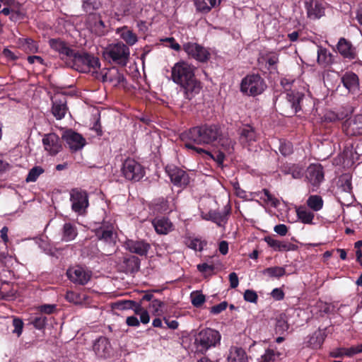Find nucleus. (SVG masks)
I'll list each match as a JSON object with an SVG mask.
<instances>
[{"mask_svg":"<svg viewBox=\"0 0 362 362\" xmlns=\"http://www.w3.org/2000/svg\"><path fill=\"white\" fill-rule=\"evenodd\" d=\"M195 68L185 62L175 64L171 71V78L183 90L185 98L192 99L200 92L201 83L195 76Z\"/></svg>","mask_w":362,"mask_h":362,"instance_id":"obj_1","label":"nucleus"},{"mask_svg":"<svg viewBox=\"0 0 362 362\" xmlns=\"http://www.w3.org/2000/svg\"><path fill=\"white\" fill-rule=\"evenodd\" d=\"M221 136L218 124H203L190 128L182 134V139H187L198 145L212 144Z\"/></svg>","mask_w":362,"mask_h":362,"instance_id":"obj_2","label":"nucleus"},{"mask_svg":"<svg viewBox=\"0 0 362 362\" xmlns=\"http://www.w3.org/2000/svg\"><path fill=\"white\" fill-rule=\"evenodd\" d=\"M66 65L79 72L88 73L100 68L99 59L86 52H74L66 62Z\"/></svg>","mask_w":362,"mask_h":362,"instance_id":"obj_3","label":"nucleus"},{"mask_svg":"<svg viewBox=\"0 0 362 362\" xmlns=\"http://www.w3.org/2000/svg\"><path fill=\"white\" fill-rule=\"evenodd\" d=\"M221 336L220 333L211 328L200 330L194 336V346L196 354L204 355L211 348L220 344Z\"/></svg>","mask_w":362,"mask_h":362,"instance_id":"obj_4","label":"nucleus"},{"mask_svg":"<svg viewBox=\"0 0 362 362\" xmlns=\"http://www.w3.org/2000/svg\"><path fill=\"white\" fill-rule=\"evenodd\" d=\"M281 85L286 90V99L291 107L290 111L286 110L282 114L286 117H291L300 111H303L304 109L303 101L306 99L305 94L296 90H290L291 81L288 78H282L281 80Z\"/></svg>","mask_w":362,"mask_h":362,"instance_id":"obj_5","label":"nucleus"},{"mask_svg":"<svg viewBox=\"0 0 362 362\" xmlns=\"http://www.w3.org/2000/svg\"><path fill=\"white\" fill-rule=\"evenodd\" d=\"M103 54L106 60L125 66L128 62L130 52L129 47L123 42H119L109 45L104 49Z\"/></svg>","mask_w":362,"mask_h":362,"instance_id":"obj_6","label":"nucleus"},{"mask_svg":"<svg viewBox=\"0 0 362 362\" xmlns=\"http://www.w3.org/2000/svg\"><path fill=\"white\" fill-rule=\"evenodd\" d=\"M267 87L264 79L259 74H247L240 83V91L250 96L262 94Z\"/></svg>","mask_w":362,"mask_h":362,"instance_id":"obj_7","label":"nucleus"},{"mask_svg":"<svg viewBox=\"0 0 362 362\" xmlns=\"http://www.w3.org/2000/svg\"><path fill=\"white\" fill-rule=\"evenodd\" d=\"M95 237L109 247L115 246L117 235L115 233L114 223L103 221L98 227L93 230Z\"/></svg>","mask_w":362,"mask_h":362,"instance_id":"obj_8","label":"nucleus"},{"mask_svg":"<svg viewBox=\"0 0 362 362\" xmlns=\"http://www.w3.org/2000/svg\"><path fill=\"white\" fill-rule=\"evenodd\" d=\"M70 201L72 211L79 215L83 214L89 206L88 194L81 188L71 189L70 191Z\"/></svg>","mask_w":362,"mask_h":362,"instance_id":"obj_9","label":"nucleus"},{"mask_svg":"<svg viewBox=\"0 0 362 362\" xmlns=\"http://www.w3.org/2000/svg\"><path fill=\"white\" fill-rule=\"evenodd\" d=\"M122 173L128 180L138 182L145 175L144 167L134 159L127 158L122 164Z\"/></svg>","mask_w":362,"mask_h":362,"instance_id":"obj_10","label":"nucleus"},{"mask_svg":"<svg viewBox=\"0 0 362 362\" xmlns=\"http://www.w3.org/2000/svg\"><path fill=\"white\" fill-rule=\"evenodd\" d=\"M165 172L175 186L185 187L189 184V176L184 170L173 165H168L165 168Z\"/></svg>","mask_w":362,"mask_h":362,"instance_id":"obj_11","label":"nucleus"},{"mask_svg":"<svg viewBox=\"0 0 362 362\" xmlns=\"http://www.w3.org/2000/svg\"><path fill=\"white\" fill-rule=\"evenodd\" d=\"M231 212L230 206H226L223 211L210 210L208 212L202 211L201 217L205 221H211L215 223L218 227H225L228 223Z\"/></svg>","mask_w":362,"mask_h":362,"instance_id":"obj_12","label":"nucleus"},{"mask_svg":"<svg viewBox=\"0 0 362 362\" xmlns=\"http://www.w3.org/2000/svg\"><path fill=\"white\" fill-rule=\"evenodd\" d=\"M182 49L188 56L199 62H206L211 56L210 52L205 47L195 42L185 43Z\"/></svg>","mask_w":362,"mask_h":362,"instance_id":"obj_13","label":"nucleus"},{"mask_svg":"<svg viewBox=\"0 0 362 362\" xmlns=\"http://www.w3.org/2000/svg\"><path fill=\"white\" fill-rule=\"evenodd\" d=\"M51 112L57 120L63 119L69 108L67 107V98L64 93H55L52 98Z\"/></svg>","mask_w":362,"mask_h":362,"instance_id":"obj_14","label":"nucleus"},{"mask_svg":"<svg viewBox=\"0 0 362 362\" xmlns=\"http://www.w3.org/2000/svg\"><path fill=\"white\" fill-rule=\"evenodd\" d=\"M69 280L75 284L86 285L91 279V272L86 271L83 267L76 265L69 268L66 272Z\"/></svg>","mask_w":362,"mask_h":362,"instance_id":"obj_15","label":"nucleus"},{"mask_svg":"<svg viewBox=\"0 0 362 362\" xmlns=\"http://www.w3.org/2000/svg\"><path fill=\"white\" fill-rule=\"evenodd\" d=\"M239 142L244 148L250 147L257 141L258 134L255 128L250 124H243L238 129Z\"/></svg>","mask_w":362,"mask_h":362,"instance_id":"obj_16","label":"nucleus"},{"mask_svg":"<svg viewBox=\"0 0 362 362\" xmlns=\"http://www.w3.org/2000/svg\"><path fill=\"white\" fill-rule=\"evenodd\" d=\"M123 246L129 252L140 257H146L151 249V245L144 240L127 239Z\"/></svg>","mask_w":362,"mask_h":362,"instance_id":"obj_17","label":"nucleus"},{"mask_svg":"<svg viewBox=\"0 0 362 362\" xmlns=\"http://www.w3.org/2000/svg\"><path fill=\"white\" fill-rule=\"evenodd\" d=\"M42 144L46 151L50 156H56L62 149V144L59 136L55 133H49L44 135Z\"/></svg>","mask_w":362,"mask_h":362,"instance_id":"obj_18","label":"nucleus"},{"mask_svg":"<svg viewBox=\"0 0 362 362\" xmlns=\"http://www.w3.org/2000/svg\"><path fill=\"white\" fill-rule=\"evenodd\" d=\"M342 129L349 136L362 135V114L346 119L343 124Z\"/></svg>","mask_w":362,"mask_h":362,"instance_id":"obj_19","label":"nucleus"},{"mask_svg":"<svg viewBox=\"0 0 362 362\" xmlns=\"http://www.w3.org/2000/svg\"><path fill=\"white\" fill-rule=\"evenodd\" d=\"M71 151H77L81 149L86 145V139L81 134L72 129L66 130L62 136Z\"/></svg>","mask_w":362,"mask_h":362,"instance_id":"obj_20","label":"nucleus"},{"mask_svg":"<svg viewBox=\"0 0 362 362\" xmlns=\"http://www.w3.org/2000/svg\"><path fill=\"white\" fill-rule=\"evenodd\" d=\"M337 52L344 58L349 60L358 59V52L351 42L344 37H341L337 44Z\"/></svg>","mask_w":362,"mask_h":362,"instance_id":"obj_21","label":"nucleus"},{"mask_svg":"<svg viewBox=\"0 0 362 362\" xmlns=\"http://www.w3.org/2000/svg\"><path fill=\"white\" fill-rule=\"evenodd\" d=\"M308 17L315 21L325 15V4L317 0H309L305 2Z\"/></svg>","mask_w":362,"mask_h":362,"instance_id":"obj_22","label":"nucleus"},{"mask_svg":"<svg viewBox=\"0 0 362 362\" xmlns=\"http://www.w3.org/2000/svg\"><path fill=\"white\" fill-rule=\"evenodd\" d=\"M93 350L98 358H107L110 357L112 347L108 339L100 337L93 344Z\"/></svg>","mask_w":362,"mask_h":362,"instance_id":"obj_23","label":"nucleus"},{"mask_svg":"<svg viewBox=\"0 0 362 362\" xmlns=\"http://www.w3.org/2000/svg\"><path fill=\"white\" fill-rule=\"evenodd\" d=\"M49 45L52 49L59 53L62 59L64 60L65 63L74 52V49L68 47L67 44L60 39H50Z\"/></svg>","mask_w":362,"mask_h":362,"instance_id":"obj_24","label":"nucleus"},{"mask_svg":"<svg viewBox=\"0 0 362 362\" xmlns=\"http://www.w3.org/2000/svg\"><path fill=\"white\" fill-rule=\"evenodd\" d=\"M307 178L313 186H318L324 180V170L320 164H312L308 168Z\"/></svg>","mask_w":362,"mask_h":362,"instance_id":"obj_25","label":"nucleus"},{"mask_svg":"<svg viewBox=\"0 0 362 362\" xmlns=\"http://www.w3.org/2000/svg\"><path fill=\"white\" fill-rule=\"evenodd\" d=\"M140 259L132 255H127L123 257L121 267L126 274H134L140 269Z\"/></svg>","mask_w":362,"mask_h":362,"instance_id":"obj_26","label":"nucleus"},{"mask_svg":"<svg viewBox=\"0 0 362 362\" xmlns=\"http://www.w3.org/2000/svg\"><path fill=\"white\" fill-rule=\"evenodd\" d=\"M325 338V334L321 329L315 331L311 335H308L304 341L305 347L312 349H320Z\"/></svg>","mask_w":362,"mask_h":362,"instance_id":"obj_27","label":"nucleus"},{"mask_svg":"<svg viewBox=\"0 0 362 362\" xmlns=\"http://www.w3.org/2000/svg\"><path fill=\"white\" fill-rule=\"evenodd\" d=\"M267 245L275 251H293L297 249V246L293 243L285 241H280L274 239L272 236H266L264 238Z\"/></svg>","mask_w":362,"mask_h":362,"instance_id":"obj_28","label":"nucleus"},{"mask_svg":"<svg viewBox=\"0 0 362 362\" xmlns=\"http://www.w3.org/2000/svg\"><path fill=\"white\" fill-rule=\"evenodd\" d=\"M226 361L227 362H249L245 350L236 346L230 347L226 356Z\"/></svg>","mask_w":362,"mask_h":362,"instance_id":"obj_29","label":"nucleus"},{"mask_svg":"<svg viewBox=\"0 0 362 362\" xmlns=\"http://www.w3.org/2000/svg\"><path fill=\"white\" fill-rule=\"evenodd\" d=\"M152 225L156 233L160 235H166L173 230V223L165 217L154 218Z\"/></svg>","mask_w":362,"mask_h":362,"instance_id":"obj_30","label":"nucleus"},{"mask_svg":"<svg viewBox=\"0 0 362 362\" xmlns=\"http://www.w3.org/2000/svg\"><path fill=\"white\" fill-rule=\"evenodd\" d=\"M103 80L104 82L112 83L115 87L119 86H124V84L127 83L124 74L120 73L117 69L107 72L103 76Z\"/></svg>","mask_w":362,"mask_h":362,"instance_id":"obj_31","label":"nucleus"},{"mask_svg":"<svg viewBox=\"0 0 362 362\" xmlns=\"http://www.w3.org/2000/svg\"><path fill=\"white\" fill-rule=\"evenodd\" d=\"M341 82L349 92L356 91L359 86L358 77L352 71L346 72L341 77Z\"/></svg>","mask_w":362,"mask_h":362,"instance_id":"obj_32","label":"nucleus"},{"mask_svg":"<svg viewBox=\"0 0 362 362\" xmlns=\"http://www.w3.org/2000/svg\"><path fill=\"white\" fill-rule=\"evenodd\" d=\"M61 234L62 241L70 242L76 238L78 235V230L75 225L68 222L63 225L61 229Z\"/></svg>","mask_w":362,"mask_h":362,"instance_id":"obj_33","label":"nucleus"},{"mask_svg":"<svg viewBox=\"0 0 362 362\" xmlns=\"http://www.w3.org/2000/svg\"><path fill=\"white\" fill-rule=\"evenodd\" d=\"M197 9L201 12L208 13L213 8L218 7L223 0H193Z\"/></svg>","mask_w":362,"mask_h":362,"instance_id":"obj_34","label":"nucleus"},{"mask_svg":"<svg viewBox=\"0 0 362 362\" xmlns=\"http://www.w3.org/2000/svg\"><path fill=\"white\" fill-rule=\"evenodd\" d=\"M281 170L284 175H291L294 179H299L303 175V168L296 164H284Z\"/></svg>","mask_w":362,"mask_h":362,"instance_id":"obj_35","label":"nucleus"},{"mask_svg":"<svg viewBox=\"0 0 362 362\" xmlns=\"http://www.w3.org/2000/svg\"><path fill=\"white\" fill-rule=\"evenodd\" d=\"M275 320V332L276 334H282L288 329V317L285 313H281L277 315Z\"/></svg>","mask_w":362,"mask_h":362,"instance_id":"obj_36","label":"nucleus"},{"mask_svg":"<svg viewBox=\"0 0 362 362\" xmlns=\"http://www.w3.org/2000/svg\"><path fill=\"white\" fill-rule=\"evenodd\" d=\"M298 218L304 224H313L315 214L308 209L300 206L296 209Z\"/></svg>","mask_w":362,"mask_h":362,"instance_id":"obj_37","label":"nucleus"},{"mask_svg":"<svg viewBox=\"0 0 362 362\" xmlns=\"http://www.w3.org/2000/svg\"><path fill=\"white\" fill-rule=\"evenodd\" d=\"M216 141L219 144L225 153L228 154H232L233 153L235 142L230 137L224 136L221 132V136H219Z\"/></svg>","mask_w":362,"mask_h":362,"instance_id":"obj_38","label":"nucleus"},{"mask_svg":"<svg viewBox=\"0 0 362 362\" xmlns=\"http://www.w3.org/2000/svg\"><path fill=\"white\" fill-rule=\"evenodd\" d=\"M120 37L129 45H133L137 42L136 35L132 30H129L127 26H124L121 29Z\"/></svg>","mask_w":362,"mask_h":362,"instance_id":"obj_39","label":"nucleus"},{"mask_svg":"<svg viewBox=\"0 0 362 362\" xmlns=\"http://www.w3.org/2000/svg\"><path fill=\"white\" fill-rule=\"evenodd\" d=\"M307 205L314 211H318L323 206V200L319 195H310L307 200Z\"/></svg>","mask_w":362,"mask_h":362,"instance_id":"obj_40","label":"nucleus"},{"mask_svg":"<svg viewBox=\"0 0 362 362\" xmlns=\"http://www.w3.org/2000/svg\"><path fill=\"white\" fill-rule=\"evenodd\" d=\"M262 273L269 277L279 279L286 274V269L282 267H271L264 269Z\"/></svg>","mask_w":362,"mask_h":362,"instance_id":"obj_41","label":"nucleus"},{"mask_svg":"<svg viewBox=\"0 0 362 362\" xmlns=\"http://www.w3.org/2000/svg\"><path fill=\"white\" fill-rule=\"evenodd\" d=\"M332 54L326 48L319 47L317 49V62L319 64L328 65L331 62Z\"/></svg>","mask_w":362,"mask_h":362,"instance_id":"obj_42","label":"nucleus"},{"mask_svg":"<svg viewBox=\"0 0 362 362\" xmlns=\"http://www.w3.org/2000/svg\"><path fill=\"white\" fill-rule=\"evenodd\" d=\"M339 187L342 192L352 193L351 178L349 175H343L339 180Z\"/></svg>","mask_w":362,"mask_h":362,"instance_id":"obj_43","label":"nucleus"},{"mask_svg":"<svg viewBox=\"0 0 362 362\" xmlns=\"http://www.w3.org/2000/svg\"><path fill=\"white\" fill-rule=\"evenodd\" d=\"M280 354L274 349H267L259 358V362H278Z\"/></svg>","mask_w":362,"mask_h":362,"instance_id":"obj_44","label":"nucleus"},{"mask_svg":"<svg viewBox=\"0 0 362 362\" xmlns=\"http://www.w3.org/2000/svg\"><path fill=\"white\" fill-rule=\"evenodd\" d=\"M185 243L189 248L199 252L202 251L204 247L206 245V242L201 241L197 238H187L185 241Z\"/></svg>","mask_w":362,"mask_h":362,"instance_id":"obj_45","label":"nucleus"},{"mask_svg":"<svg viewBox=\"0 0 362 362\" xmlns=\"http://www.w3.org/2000/svg\"><path fill=\"white\" fill-rule=\"evenodd\" d=\"M44 172L45 170L41 166H35L29 170L25 181L27 182H35Z\"/></svg>","mask_w":362,"mask_h":362,"instance_id":"obj_46","label":"nucleus"},{"mask_svg":"<svg viewBox=\"0 0 362 362\" xmlns=\"http://www.w3.org/2000/svg\"><path fill=\"white\" fill-rule=\"evenodd\" d=\"M22 47L27 52L36 53L38 51V45L36 41L31 38H25L22 42Z\"/></svg>","mask_w":362,"mask_h":362,"instance_id":"obj_47","label":"nucleus"},{"mask_svg":"<svg viewBox=\"0 0 362 362\" xmlns=\"http://www.w3.org/2000/svg\"><path fill=\"white\" fill-rule=\"evenodd\" d=\"M192 304L195 308H200L206 301V298L201 291L193 292L190 295Z\"/></svg>","mask_w":362,"mask_h":362,"instance_id":"obj_48","label":"nucleus"},{"mask_svg":"<svg viewBox=\"0 0 362 362\" xmlns=\"http://www.w3.org/2000/svg\"><path fill=\"white\" fill-rule=\"evenodd\" d=\"M279 150L284 156H289L293 153V145L289 141H280Z\"/></svg>","mask_w":362,"mask_h":362,"instance_id":"obj_49","label":"nucleus"},{"mask_svg":"<svg viewBox=\"0 0 362 362\" xmlns=\"http://www.w3.org/2000/svg\"><path fill=\"white\" fill-rule=\"evenodd\" d=\"M208 155L217 163L218 167H223V161L226 158L224 152L221 151H217L214 153H208Z\"/></svg>","mask_w":362,"mask_h":362,"instance_id":"obj_50","label":"nucleus"},{"mask_svg":"<svg viewBox=\"0 0 362 362\" xmlns=\"http://www.w3.org/2000/svg\"><path fill=\"white\" fill-rule=\"evenodd\" d=\"M279 62V57L276 54H269L266 57V64L269 70H276V64Z\"/></svg>","mask_w":362,"mask_h":362,"instance_id":"obj_51","label":"nucleus"},{"mask_svg":"<svg viewBox=\"0 0 362 362\" xmlns=\"http://www.w3.org/2000/svg\"><path fill=\"white\" fill-rule=\"evenodd\" d=\"M47 322V318L45 316H39L36 317L31 322V324L34 326V327L37 329L41 330L43 329Z\"/></svg>","mask_w":362,"mask_h":362,"instance_id":"obj_52","label":"nucleus"},{"mask_svg":"<svg viewBox=\"0 0 362 362\" xmlns=\"http://www.w3.org/2000/svg\"><path fill=\"white\" fill-rule=\"evenodd\" d=\"M98 7L97 0H83V8L86 13H92Z\"/></svg>","mask_w":362,"mask_h":362,"instance_id":"obj_53","label":"nucleus"},{"mask_svg":"<svg viewBox=\"0 0 362 362\" xmlns=\"http://www.w3.org/2000/svg\"><path fill=\"white\" fill-rule=\"evenodd\" d=\"M244 300L247 302L256 303L258 300V296L257 293L250 289H247L243 295Z\"/></svg>","mask_w":362,"mask_h":362,"instance_id":"obj_54","label":"nucleus"},{"mask_svg":"<svg viewBox=\"0 0 362 362\" xmlns=\"http://www.w3.org/2000/svg\"><path fill=\"white\" fill-rule=\"evenodd\" d=\"M164 306V303L158 299H153L150 304V307L153 309V315H160L162 313L160 308Z\"/></svg>","mask_w":362,"mask_h":362,"instance_id":"obj_55","label":"nucleus"},{"mask_svg":"<svg viewBox=\"0 0 362 362\" xmlns=\"http://www.w3.org/2000/svg\"><path fill=\"white\" fill-rule=\"evenodd\" d=\"M134 305H135V301L131 300H119L115 303L116 308L119 310H127V309L132 310Z\"/></svg>","mask_w":362,"mask_h":362,"instance_id":"obj_56","label":"nucleus"},{"mask_svg":"<svg viewBox=\"0 0 362 362\" xmlns=\"http://www.w3.org/2000/svg\"><path fill=\"white\" fill-rule=\"evenodd\" d=\"M88 28L95 32L98 35H104L106 33L105 24H88Z\"/></svg>","mask_w":362,"mask_h":362,"instance_id":"obj_57","label":"nucleus"},{"mask_svg":"<svg viewBox=\"0 0 362 362\" xmlns=\"http://www.w3.org/2000/svg\"><path fill=\"white\" fill-rule=\"evenodd\" d=\"M0 13H3L6 16L11 13V16L10 17L11 21H18L22 18L21 13L14 11L13 9H11L8 7L4 8L1 11H0Z\"/></svg>","mask_w":362,"mask_h":362,"instance_id":"obj_58","label":"nucleus"},{"mask_svg":"<svg viewBox=\"0 0 362 362\" xmlns=\"http://www.w3.org/2000/svg\"><path fill=\"white\" fill-rule=\"evenodd\" d=\"M66 299L70 303L79 304L81 302V296L72 291H67L66 293Z\"/></svg>","mask_w":362,"mask_h":362,"instance_id":"obj_59","label":"nucleus"},{"mask_svg":"<svg viewBox=\"0 0 362 362\" xmlns=\"http://www.w3.org/2000/svg\"><path fill=\"white\" fill-rule=\"evenodd\" d=\"M23 325V322L21 319L18 317L13 318V326L14 327V329L13 332L16 334L18 337H20L22 334Z\"/></svg>","mask_w":362,"mask_h":362,"instance_id":"obj_60","label":"nucleus"},{"mask_svg":"<svg viewBox=\"0 0 362 362\" xmlns=\"http://www.w3.org/2000/svg\"><path fill=\"white\" fill-rule=\"evenodd\" d=\"M228 307V303L223 301L218 305H214L210 308V313L213 315H218L225 310Z\"/></svg>","mask_w":362,"mask_h":362,"instance_id":"obj_61","label":"nucleus"},{"mask_svg":"<svg viewBox=\"0 0 362 362\" xmlns=\"http://www.w3.org/2000/svg\"><path fill=\"white\" fill-rule=\"evenodd\" d=\"M271 296L275 300H282L285 297V293L282 288H276L271 292Z\"/></svg>","mask_w":362,"mask_h":362,"instance_id":"obj_62","label":"nucleus"},{"mask_svg":"<svg viewBox=\"0 0 362 362\" xmlns=\"http://www.w3.org/2000/svg\"><path fill=\"white\" fill-rule=\"evenodd\" d=\"M57 310L56 305L44 304L39 307V310L45 314H52Z\"/></svg>","mask_w":362,"mask_h":362,"instance_id":"obj_63","label":"nucleus"},{"mask_svg":"<svg viewBox=\"0 0 362 362\" xmlns=\"http://www.w3.org/2000/svg\"><path fill=\"white\" fill-rule=\"evenodd\" d=\"M215 269L214 264H208L207 263H202L197 265V269L202 273H206L208 272H213Z\"/></svg>","mask_w":362,"mask_h":362,"instance_id":"obj_64","label":"nucleus"}]
</instances>
